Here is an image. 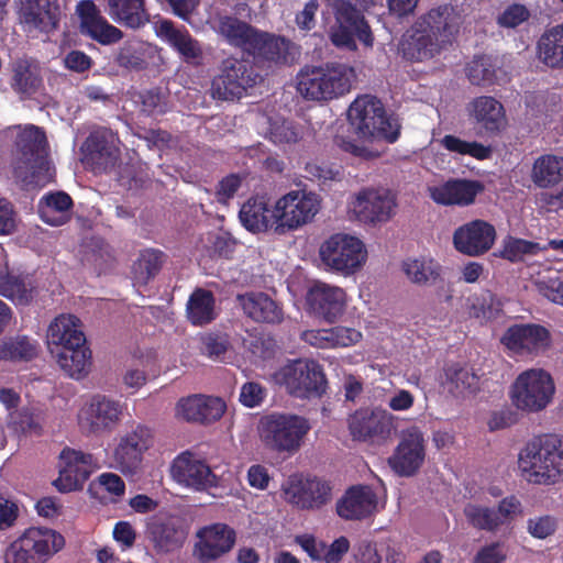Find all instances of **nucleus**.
Returning <instances> with one entry per match:
<instances>
[{"instance_id":"11","label":"nucleus","mask_w":563,"mask_h":563,"mask_svg":"<svg viewBox=\"0 0 563 563\" xmlns=\"http://www.w3.org/2000/svg\"><path fill=\"white\" fill-rule=\"evenodd\" d=\"M321 207L319 196L312 191L290 190L275 203L276 233L297 230L311 222Z\"/></svg>"},{"instance_id":"5","label":"nucleus","mask_w":563,"mask_h":563,"mask_svg":"<svg viewBox=\"0 0 563 563\" xmlns=\"http://www.w3.org/2000/svg\"><path fill=\"white\" fill-rule=\"evenodd\" d=\"M309 430L308 419L292 413L273 412L262 417L258 424L262 442L278 453L297 452Z\"/></svg>"},{"instance_id":"41","label":"nucleus","mask_w":563,"mask_h":563,"mask_svg":"<svg viewBox=\"0 0 563 563\" xmlns=\"http://www.w3.org/2000/svg\"><path fill=\"white\" fill-rule=\"evenodd\" d=\"M537 56L547 67L563 69V22L541 34L537 42Z\"/></svg>"},{"instance_id":"46","label":"nucleus","mask_w":563,"mask_h":563,"mask_svg":"<svg viewBox=\"0 0 563 563\" xmlns=\"http://www.w3.org/2000/svg\"><path fill=\"white\" fill-rule=\"evenodd\" d=\"M187 318L194 325H206L217 318L216 298L212 291L196 288L187 302Z\"/></svg>"},{"instance_id":"39","label":"nucleus","mask_w":563,"mask_h":563,"mask_svg":"<svg viewBox=\"0 0 563 563\" xmlns=\"http://www.w3.org/2000/svg\"><path fill=\"white\" fill-rule=\"evenodd\" d=\"M37 294L30 274L7 272L0 275V295L18 306H27Z\"/></svg>"},{"instance_id":"40","label":"nucleus","mask_w":563,"mask_h":563,"mask_svg":"<svg viewBox=\"0 0 563 563\" xmlns=\"http://www.w3.org/2000/svg\"><path fill=\"white\" fill-rule=\"evenodd\" d=\"M73 206V199L68 194L55 191L48 192L40 199L37 211L43 222L58 227L69 220Z\"/></svg>"},{"instance_id":"50","label":"nucleus","mask_w":563,"mask_h":563,"mask_svg":"<svg viewBox=\"0 0 563 563\" xmlns=\"http://www.w3.org/2000/svg\"><path fill=\"white\" fill-rule=\"evenodd\" d=\"M37 355V343L26 335L0 340V361L27 362Z\"/></svg>"},{"instance_id":"9","label":"nucleus","mask_w":563,"mask_h":563,"mask_svg":"<svg viewBox=\"0 0 563 563\" xmlns=\"http://www.w3.org/2000/svg\"><path fill=\"white\" fill-rule=\"evenodd\" d=\"M274 380L297 398L321 396L327 388L322 366L313 360H295L274 374Z\"/></svg>"},{"instance_id":"6","label":"nucleus","mask_w":563,"mask_h":563,"mask_svg":"<svg viewBox=\"0 0 563 563\" xmlns=\"http://www.w3.org/2000/svg\"><path fill=\"white\" fill-rule=\"evenodd\" d=\"M64 547L65 539L60 533L31 527L7 548L4 563H46Z\"/></svg>"},{"instance_id":"34","label":"nucleus","mask_w":563,"mask_h":563,"mask_svg":"<svg viewBox=\"0 0 563 563\" xmlns=\"http://www.w3.org/2000/svg\"><path fill=\"white\" fill-rule=\"evenodd\" d=\"M377 506L376 494L369 486L350 487L336 503V514L344 520H362L369 517Z\"/></svg>"},{"instance_id":"26","label":"nucleus","mask_w":563,"mask_h":563,"mask_svg":"<svg viewBox=\"0 0 563 563\" xmlns=\"http://www.w3.org/2000/svg\"><path fill=\"white\" fill-rule=\"evenodd\" d=\"M468 114L479 128V134L498 136L508 124L505 108L492 96H479L468 104Z\"/></svg>"},{"instance_id":"37","label":"nucleus","mask_w":563,"mask_h":563,"mask_svg":"<svg viewBox=\"0 0 563 563\" xmlns=\"http://www.w3.org/2000/svg\"><path fill=\"white\" fill-rule=\"evenodd\" d=\"M442 44L426 27H419L418 21L411 26L409 34L401 42L404 58L411 62L431 59L440 53Z\"/></svg>"},{"instance_id":"52","label":"nucleus","mask_w":563,"mask_h":563,"mask_svg":"<svg viewBox=\"0 0 563 563\" xmlns=\"http://www.w3.org/2000/svg\"><path fill=\"white\" fill-rule=\"evenodd\" d=\"M115 64L130 71H143L148 68V54L141 43H124L114 56Z\"/></svg>"},{"instance_id":"36","label":"nucleus","mask_w":563,"mask_h":563,"mask_svg":"<svg viewBox=\"0 0 563 563\" xmlns=\"http://www.w3.org/2000/svg\"><path fill=\"white\" fill-rule=\"evenodd\" d=\"M290 42L285 37L257 29L246 54L260 62L286 64Z\"/></svg>"},{"instance_id":"25","label":"nucleus","mask_w":563,"mask_h":563,"mask_svg":"<svg viewBox=\"0 0 563 563\" xmlns=\"http://www.w3.org/2000/svg\"><path fill=\"white\" fill-rule=\"evenodd\" d=\"M551 342L550 331L536 323L514 324L501 338V343L516 354H538Z\"/></svg>"},{"instance_id":"10","label":"nucleus","mask_w":563,"mask_h":563,"mask_svg":"<svg viewBox=\"0 0 563 563\" xmlns=\"http://www.w3.org/2000/svg\"><path fill=\"white\" fill-rule=\"evenodd\" d=\"M319 255L330 271L349 276L366 262L367 251L360 239L345 233H335L321 244Z\"/></svg>"},{"instance_id":"43","label":"nucleus","mask_w":563,"mask_h":563,"mask_svg":"<svg viewBox=\"0 0 563 563\" xmlns=\"http://www.w3.org/2000/svg\"><path fill=\"white\" fill-rule=\"evenodd\" d=\"M112 20L130 29H140L150 21L144 0H107Z\"/></svg>"},{"instance_id":"23","label":"nucleus","mask_w":563,"mask_h":563,"mask_svg":"<svg viewBox=\"0 0 563 563\" xmlns=\"http://www.w3.org/2000/svg\"><path fill=\"white\" fill-rule=\"evenodd\" d=\"M76 13L79 18L80 33L92 41L101 45H111L123 37V32L108 22L92 0L79 1Z\"/></svg>"},{"instance_id":"60","label":"nucleus","mask_w":563,"mask_h":563,"mask_svg":"<svg viewBox=\"0 0 563 563\" xmlns=\"http://www.w3.org/2000/svg\"><path fill=\"white\" fill-rule=\"evenodd\" d=\"M267 397V389L258 382H246L241 386L239 401L246 408L260 407Z\"/></svg>"},{"instance_id":"12","label":"nucleus","mask_w":563,"mask_h":563,"mask_svg":"<svg viewBox=\"0 0 563 563\" xmlns=\"http://www.w3.org/2000/svg\"><path fill=\"white\" fill-rule=\"evenodd\" d=\"M555 387L550 374L543 369H528L512 384L511 400L516 408L538 412L552 400Z\"/></svg>"},{"instance_id":"57","label":"nucleus","mask_w":563,"mask_h":563,"mask_svg":"<svg viewBox=\"0 0 563 563\" xmlns=\"http://www.w3.org/2000/svg\"><path fill=\"white\" fill-rule=\"evenodd\" d=\"M464 515L467 522L477 530L496 531L499 528L495 508L467 504L464 507Z\"/></svg>"},{"instance_id":"54","label":"nucleus","mask_w":563,"mask_h":563,"mask_svg":"<svg viewBox=\"0 0 563 563\" xmlns=\"http://www.w3.org/2000/svg\"><path fill=\"white\" fill-rule=\"evenodd\" d=\"M164 253L158 250H145L141 252L133 265L134 278L140 284H147L161 271L164 263Z\"/></svg>"},{"instance_id":"27","label":"nucleus","mask_w":563,"mask_h":563,"mask_svg":"<svg viewBox=\"0 0 563 563\" xmlns=\"http://www.w3.org/2000/svg\"><path fill=\"white\" fill-rule=\"evenodd\" d=\"M156 35L173 47L180 58L192 66L203 63V51L199 41L185 27L177 29L173 21L163 19L155 23Z\"/></svg>"},{"instance_id":"2","label":"nucleus","mask_w":563,"mask_h":563,"mask_svg":"<svg viewBox=\"0 0 563 563\" xmlns=\"http://www.w3.org/2000/svg\"><path fill=\"white\" fill-rule=\"evenodd\" d=\"M47 340L49 344L56 346L59 366L70 377L80 378L91 360L80 319L74 314L56 317L48 327Z\"/></svg>"},{"instance_id":"28","label":"nucleus","mask_w":563,"mask_h":563,"mask_svg":"<svg viewBox=\"0 0 563 563\" xmlns=\"http://www.w3.org/2000/svg\"><path fill=\"white\" fill-rule=\"evenodd\" d=\"M485 186L479 180L466 178H452L443 184L429 188L430 198L442 206H470L474 203L477 195Z\"/></svg>"},{"instance_id":"48","label":"nucleus","mask_w":563,"mask_h":563,"mask_svg":"<svg viewBox=\"0 0 563 563\" xmlns=\"http://www.w3.org/2000/svg\"><path fill=\"white\" fill-rule=\"evenodd\" d=\"M257 29L236 16L225 15L219 21V32L228 44L246 53Z\"/></svg>"},{"instance_id":"3","label":"nucleus","mask_w":563,"mask_h":563,"mask_svg":"<svg viewBox=\"0 0 563 563\" xmlns=\"http://www.w3.org/2000/svg\"><path fill=\"white\" fill-rule=\"evenodd\" d=\"M297 90L306 100L329 101L350 92L356 78L352 66L342 63H325L321 66H305L297 74Z\"/></svg>"},{"instance_id":"64","label":"nucleus","mask_w":563,"mask_h":563,"mask_svg":"<svg viewBox=\"0 0 563 563\" xmlns=\"http://www.w3.org/2000/svg\"><path fill=\"white\" fill-rule=\"evenodd\" d=\"M530 16L529 10L523 4L514 3L508 5L501 14H499L497 22L504 27H517L526 22Z\"/></svg>"},{"instance_id":"56","label":"nucleus","mask_w":563,"mask_h":563,"mask_svg":"<svg viewBox=\"0 0 563 563\" xmlns=\"http://www.w3.org/2000/svg\"><path fill=\"white\" fill-rule=\"evenodd\" d=\"M540 251V244L537 242L508 235L503 240L498 256L511 263H517L522 261L525 255H536Z\"/></svg>"},{"instance_id":"47","label":"nucleus","mask_w":563,"mask_h":563,"mask_svg":"<svg viewBox=\"0 0 563 563\" xmlns=\"http://www.w3.org/2000/svg\"><path fill=\"white\" fill-rule=\"evenodd\" d=\"M501 68L497 58L489 55H475L465 66V76L468 81L478 87H490L498 84V74Z\"/></svg>"},{"instance_id":"49","label":"nucleus","mask_w":563,"mask_h":563,"mask_svg":"<svg viewBox=\"0 0 563 563\" xmlns=\"http://www.w3.org/2000/svg\"><path fill=\"white\" fill-rule=\"evenodd\" d=\"M11 88L22 99L31 98L41 88L43 80L37 69L26 59H18L13 64Z\"/></svg>"},{"instance_id":"53","label":"nucleus","mask_w":563,"mask_h":563,"mask_svg":"<svg viewBox=\"0 0 563 563\" xmlns=\"http://www.w3.org/2000/svg\"><path fill=\"white\" fill-rule=\"evenodd\" d=\"M308 180L316 183L321 189L331 187L333 183L343 178L342 167L328 162H308L305 166V175Z\"/></svg>"},{"instance_id":"8","label":"nucleus","mask_w":563,"mask_h":563,"mask_svg":"<svg viewBox=\"0 0 563 563\" xmlns=\"http://www.w3.org/2000/svg\"><path fill=\"white\" fill-rule=\"evenodd\" d=\"M260 79L261 75L251 60L230 56L222 60L219 74L211 81V96L221 101L239 100Z\"/></svg>"},{"instance_id":"63","label":"nucleus","mask_w":563,"mask_h":563,"mask_svg":"<svg viewBox=\"0 0 563 563\" xmlns=\"http://www.w3.org/2000/svg\"><path fill=\"white\" fill-rule=\"evenodd\" d=\"M329 335L331 347L351 346L362 339V333L358 330L341 325L330 328Z\"/></svg>"},{"instance_id":"22","label":"nucleus","mask_w":563,"mask_h":563,"mask_svg":"<svg viewBox=\"0 0 563 563\" xmlns=\"http://www.w3.org/2000/svg\"><path fill=\"white\" fill-rule=\"evenodd\" d=\"M170 474L178 484L198 492L213 486L217 479L206 461L190 451H185L174 459Z\"/></svg>"},{"instance_id":"20","label":"nucleus","mask_w":563,"mask_h":563,"mask_svg":"<svg viewBox=\"0 0 563 563\" xmlns=\"http://www.w3.org/2000/svg\"><path fill=\"white\" fill-rule=\"evenodd\" d=\"M496 229L485 220H472L459 227L453 233L454 249L467 256H482L496 241Z\"/></svg>"},{"instance_id":"24","label":"nucleus","mask_w":563,"mask_h":563,"mask_svg":"<svg viewBox=\"0 0 563 563\" xmlns=\"http://www.w3.org/2000/svg\"><path fill=\"white\" fill-rule=\"evenodd\" d=\"M307 305L310 311L329 323L335 322L346 307L345 291L325 283H314L307 292Z\"/></svg>"},{"instance_id":"18","label":"nucleus","mask_w":563,"mask_h":563,"mask_svg":"<svg viewBox=\"0 0 563 563\" xmlns=\"http://www.w3.org/2000/svg\"><path fill=\"white\" fill-rule=\"evenodd\" d=\"M395 417L382 408H361L347 419L350 434L357 441L383 442L388 439Z\"/></svg>"},{"instance_id":"4","label":"nucleus","mask_w":563,"mask_h":563,"mask_svg":"<svg viewBox=\"0 0 563 563\" xmlns=\"http://www.w3.org/2000/svg\"><path fill=\"white\" fill-rule=\"evenodd\" d=\"M347 118L361 140L394 143L399 137V125L387 115L383 102L375 96L357 97L347 110Z\"/></svg>"},{"instance_id":"59","label":"nucleus","mask_w":563,"mask_h":563,"mask_svg":"<svg viewBox=\"0 0 563 563\" xmlns=\"http://www.w3.org/2000/svg\"><path fill=\"white\" fill-rule=\"evenodd\" d=\"M269 139L275 144H292L300 140V132L294 122L276 120L271 123Z\"/></svg>"},{"instance_id":"44","label":"nucleus","mask_w":563,"mask_h":563,"mask_svg":"<svg viewBox=\"0 0 563 563\" xmlns=\"http://www.w3.org/2000/svg\"><path fill=\"white\" fill-rule=\"evenodd\" d=\"M531 181L541 189L552 188L563 181V156L542 154L537 157L530 172Z\"/></svg>"},{"instance_id":"1","label":"nucleus","mask_w":563,"mask_h":563,"mask_svg":"<svg viewBox=\"0 0 563 563\" xmlns=\"http://www.w3.org/2000/svg\"><path fill=\"white\" fill-rule=\"evenodd\" d=\"M522 477L532 484L551 485L563 474V441L555 433L532 437L518 454Z\"/></svg>"},{"instance_id":"19","label":"nucleus","mask_w":563,"mask_h":563,"mask_svg":"<svg viewBox=\"0 0 563 563\" xmlns=\"http://www.w3.org/2000/svg\"><path fill=\"white\" fill-rule=\"evenodd\" d=\"M153 444L150 428L139 424L132 431L123 434L113 452L117 467L123 474H135L143 461L144 453Z\"/></svg>"},{"instance_id":"29","label":"nucleus","mask_w":563,"mask_h":563,"mask_svg":"<svg viewBox=\"0 0 563 563\" xmlns=\"http://www.w3.org/2000/svg\"><path fill=\"white\" fill-rule=\"evenodd\" d=\"M417 21L419 27H426L442 45L453 41L463 22L461 13L452 4L432 8Z\"/></svg>"},{"instance_id":"42","label":"nucleus","mask_w":563,"mask_h":563,"mask_svg":"<svg viewBox=\"0 0 563 563\" xmlns=\"http://www.w3.org/2000/svg\"><path fill=\"white\" fill-rule=\"evenodd\" d=\"M147 536L157 551L166 553L180 548L186 539L185 530L173 519L150 522Z\"/></svg>"},{"instance_id":"17","label":"nucleus","mask_w":563,"mask_h":563,"mask_svg":"<svg viewBox=\"0 0 563 563\" xmlns=\"http://www.w3.org/2000/svg\"><path fill=\"white\" fill-rule=\"evenodd\" d=\"M426 440L422 431L413 426L401 431L400 441L388 459L391 470L400 476H413L423 465Z\"/></svg>"},{"instance_id":"30","label":"nucleus","mask_w":563,"mask_h":563,"mask_svg":"<svg viewBox=\"0 0 563 563\" xmlns=\"http://www.w3.org/2000/svg\"><path fill=\"white\" fill-rule=\"evenodd\" d=\"M58 0H21L20 19L30 29L49 34L59 26Z\"/></svg>"},{"instance_id":"13","label":"nucleus","mask_w":563,"mask_h":563,"mask_svg":"<svg viewBox=\"0 0 563 563\" xmlns=\"http://www.w3.org/2000/svg\"><path fill=\"white\" fill-rule=\"evenodd\" d=\"M18 168H24L38 178L49 169L48 142L45 131L33 124L20 130L14 142Z\"/></svg>"},{"instance_id":"35","label":"nucleus","mask_w":563,"mask_h":563,"mask_svg":"<svg viewBox=\"0 0 563 563\" xmlns=\"http://www.w3.org/2000/svg\"><path fill=\"white\" fill-rule=\"evenodd\" d=\"M242 225L250 232H266L276 227L275 207L272 209L266 196H252L239 211Z\"/></svg>"},{"instance_id":"31","label":"nucleus","mask_w":563,"mask_h":563,"mask_svg":"<svg viewBox=\"0 0 563 563\" xmlns=\"http://www.w3.org/2000/svg\"><path fill=\"white\" fill-rule=\"evenodd\" d=\"M354 207L364 221L385 222L395 214L397 201L390 190L366 189L357 195Z\"/></svg>"},{"instance_id":"21","label":"nucleus","mask_w":563,"mask_h":563,"mask_svg":"<svg viewBox=\"0 0 563 563\" xmlns=\"http://www.w3.org/2000/svg\"><path fill=\"white\" fill-rule=\"evenodd\" d=\"M125 404L106 395H95L82 410V421L91 433H110L120 424Z\"/></svg>"},{"instance_id":"15","label":"nucleus","mask_w":563,"mask_h":563,"mask_svg":"<svg viewBox=\"0 0 563 563\" xmlns=\"http://www.w3.org/2000/svg\"><path fill=\"white\" fill-rule=\"evenodd\" d=\"M119 143L118 134L111 129L92 130L82 145L84 162L96 174L111 170L120 158Z\"/></svg>"},{"instance_id":"62","label":"nucleus","mask_w":563,"mask_h":563,"mask_svg":"<svg viewBox=\"0 0 563 563\" xmlns=\"http://www.w3.org/2000/svg\"><path fill=\"white\" fill-rule=\"evenodd\" d=\"M558 528V520L550 515L529 518L527 521L528 532L536 539H545L552 536Z\"/></svg>"},{"instance_id":"7","label":"nucleus","mask_w":563,"mask_h":563,"mask_svg":"<svg viewBox=\"0 0 563 563\" xmlns=\"http://www.w3.org/2000/svg\"><path fill=\"white\" fill-rule=\"evenodd\" d=\"M335 24L330 31L331 43L339 48L355 51V38L365 46H373L374 36L363 12L349 0H332Z\"/></svg>"},{"instance_id":"51","label":"nucleus","mask_w":563,"mask_h":563,"mask_svg":"<svg viewBox=\"0 0 563 563\" xmlns=\"http://www.w3.org/2000/svg\"><path fill=\"white\" fill-rule=\"evenodd\" d=\"M402 271L407 278L419 286L435 284L441 275V266L432 258H413L402 263Z\"/></svg>"},{"instance_id":"55","label":"nucleus","mask_w":563,"mask_h":563,"mask_svg":"<svg viewBox=\"0 0 563 563\" xmlns=\"http://www.w3.org/2000/svg\"><path fill=\"white\" fill-rule=\"evenodd\" d=\"M441 145L451 153L468 155L478 161L487 159L492 156L493 150L476 141H464L455 135L446 134L441 140Z\"/></svg>"},{"instance_id":"33","label":"nucleus","mask_w":563,"mask_h":563,"mask_svg":"<svg viewBox=\"0 0 563 563\" xmlns=\"http://www.w3.org/2000/svg\"><path fill=\"white\" fill-rule=\"evenodd\" d=\"M225 402L219 397L194 395L177 404V416L188 422L210 423L219 420L225 411Z\"/></svg>"},{"instance_id":"32","label":"nucleus","mask_w":563,"mask_h":563,"mask_svg":"<svg viewBox=\"0 0 563 563\" xmlns=\"http://www.w3.org/2000/svg\"><path fill=\"white\" fill-rule=\"evenodd\" d=\"M197 544L202 561H213L231 551L235 544L236 533L225 523H213L198 531Z\"/></svg>"},{"instance_id":"38","label":"nucleus","mask_w":563,"mask_h":563,"mask_svg":"<svg viewBox=\"0 0 563 563\" xmlns=\"http://www.w3.org/2000/svg\"><path fill=\"white\" fill-rule=\"evenodd\" d=\"M238 299L244 313L256 322L280 323L283 308L265 292L239 295Z\"/></svg>"},{"instance_id":"14","label":"nucleus","mask_w":563,"mask_h":563,"mask_svg":"<svg viewBox=\"0 0 563 563\" xmlns=\"http://www.w3.org/2000/svg\"><path fill=\"white\" fill-rule=\"evenodd\" d=\"M284 492L287 501L300 510H319L332 498L331 484L317 476H290Z\"/></svg>"},{"instance_id":"58","label":"nucleus","mask_w":563,"mask_h":563,"mask_svg":"<svg viewBox=\"0 0 563 563\" xmlns=\"http://www.w3.org/2000/svg\"><path fill=\"white\" fill-rule=\"evenodd\" d=\"M136 102L141 107V112L148 117L161 115L167 111L166 97L159 88L140 91Z\"/></svg>"},{"instance_id":"45","label":"nucleus","mask_w":563,"mask_h":563,"mask_svg":"<svg viewBox=\"0 0 563 563\" xmlns=\"http://www.w3.org/2000/svg\"><path fill=\"white\" fill-rule=\"evenodd\" d=\"M478 382V376L465 365L453 363L444 367L443 386L455 397L475 394Z\"/></svg>"},{"instance_id":"61","label":"nucleus","mask_w":563,"mask_h":563,"mask_svg":"<svg viewBox=\"0 0 563 563\" xmlns=\"http://www.w3.org/2000/svg\"><path fill=\"white\" fill-rule=\"evenodd\" d=\"M540 292L554 303L563 306V272L552 275L538 283Z\"/></svg>"},{"instance_id":"16","label":"nucleus","mask_w":563,"mask_h":563,"mask_svg":"<svg viewBox=\"0 0 563 563\" xmlns=\"http://www.w3.org/2000/svg\"><path fill=\"white\" fill-rule=\"evenodd\" d=\"M96 468L92 454L65 448L59 454V476L53 484L60 493L79 490Z\"/></svg>"}]
</instances>
